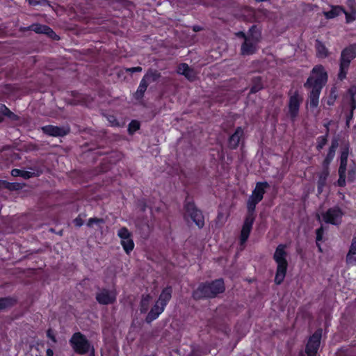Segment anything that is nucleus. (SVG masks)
I'll list each match as a JSON object with an SVG mask.
<instances>
[{"mask_svg": "<svg viewBox=\"0 0 356 356\" xmlns=\"http://www.w3.org/2000/svg\"><path fill=\"white\" fill-rule=\"evenodd\" d=\"M286 248V245H279L273 255V259L277 264V270L275 277V282L277 284H280L286 276L288 266Z\"/></svg>", "mask_w": 356, "mask_h": 356, "instance_id": "obj_1", "label": "nucleus"}, {"mask_svg": "<svg viewBox=\"0 0 356 356\" xmlns=\"http://www.w3.org/2000/svg\"><path fill=\"white\" fill-rule=\"evenodd\" d=\"M225 290L222 280H217L210 284H202L193 292L196 299L202 298H212Z\"/></svg>", "mask_w": 356, "mask_h": 356, "instance_id": "obj_2", "label": "nucleus"}, {"mask_svg": "<svg viewBox=\"0 0 356 356\" xmlns=\"http://www.w3.org/2000/svg\"><path fill=\"white\" fill-rule=\"evenodd\" d=\"M237 35L245 38V42L241 47V53L243 55L252 54L256 51L257 44L259 41L261 33L255 26H252L250 29L247 37L245 36L243 32H238Z\"/></svg>", "mask_w": 356, "mask_h": 356, "instance_id": "obj_3", "label": "nucleus"}, {"mask_svg": "<svg viewBox=\"0 0 356 356\" xmlns=\"http://www.w3.org/2000/svg\"><path fill=\"white\" fill-rule=\"evenodd\" d=\"M327 80V75L322 65H317L312 70V75L305 83L306 88L322 89Z\"/></svg>", "mask_w": 356, "mask_h": 356, "instance_id": "obj_4", "label": "nucleus"}, {"mask_svg": "<svg viewBox=\"0 0 356 356\" xmlns=\"http://www.w3.org/2000/svg\"><path fill=\"white\" fill-rule=\"evenodd\" d=\"M356 57V44H351L344 49L341 54L339 78H346L351 60Z\"/></svg>", "mask_w": 356, "mask_h": 356, "instance_id": "obj_5", "label": "nucleus"}, {"mask_svg": "<svg viewBox=\"0 0 356 356\" xmlns=\"http://www.w3.org/2000/svg\"><path fill=\"white\" fill-rule=\"evenodd\" d=\"M267 186V182H259L257 184L247 203L249 213L254 214L256 205L263 199L265 189Z\"/></svg>", "mask_w": 356, "mask_h": 356, "instance_id": "obj_6", "label": "nucleus"}, {"mask_svg": "<svg viewBox=\"0 0 356 356\" xmlns=\"http://www.w3.org/2000/svg\"><path fill=\"white\" fill-rule=\"evenodd\" d=\"M70 343L74 350L80 354L86 353L90 349L89 342L80 332L74 334L70 339Z\"/></svg>", "mask_w": 356, "mask_h": 356, "instance_id": "obj_7", "label": "nucleus"}, {"mask_svg": "<svg viewBox=\"0 0 356 356\" xmlns=\"http://www.w3.org/2000/svg\"><path fill=\"white\" fill-rule=\"evenodd\" d=\"M117 291L113 288L111 289H102L96 294V300L101 305H110L115 302Z\"/></svg>", "mask_w": 356, "mask_h": 356, "instance_id": "obj_8", "label": "nucleus"}, {"mask_svg": "<svg viewBox=\"0 0 356 356\" xmlns=\"http://www.w3.org/2000/svg\"><path fill=\"white\" fill-rule=\"evenodd\" d=\"M302 102V97L297 91L291 93L289 100V115L293 121L296 118L299 113L300 106Z\"/></svg>", "mask_w": 356, "mask_h": 356, "instance_id": "obj_9", "label": "nucleus"}, {"mask_svg": "<svg viewBox=\"0 0 356 356\" xmlns=\"http://www.w3.org/2000/svg\"><path fill=\"white\" fill-rule=\"evenodd\" d=\"M348 154L349 148L346 147L341 150L340 156V166L339 169V178L338 180V184L340 186H343L346 183V171Z\"/></svg>", "mask_w": 356, "mask_h": 356, "instance_id": "obj_10", "label": "nucleus"}, {"mask_svg": "<svg viewBox=\"0 0 356 356\" xmlns=\"http://www.w3.org/2000/svg\"><path fill=\"white\" fill-rule=\"evenodd\" d=\"M186 216H190L198 227H202L204 224V217L193 203H188L185 206Z\"/></svg>", "mask_w": 356, "mask_h": 356, "instance_id": "obj_11", "label": "nucleus"}, {"mask_svg": "<svg viewBox=\"0 0 356 356\" xmlns=\"http://www.w3.org/2000/svg\"><path fill=\"white\" fill-rule=\"evenodd\" d=\"M321 330L316 331L309 339L306 346L307 356H316L320 345Z\"/></svg>", "mask_w": 356, "mask_h": 356, "instance_id": "obj_12", "label": "nucleus"}, {"mask_svg": "<svg viewBox=\"0 0 356 356\" xmlns=\"http://www.w3.org/2000/svg\"><path fill=\"white\" fill-rule=\"evenodd\" d=\"M254 220V214L249 213L244 221L241 232L240 241L241 245H243L248 240L252 227Z\"/></svg>", "mask_w": 356, "mask_h": 356, "instance_id": "obj_13", "label": "nucleus"}, {"mask_svg": "<svg viewBox=\"0 0 356 356\" xmlns=\"http://www.w3.org/2000/svg\"><path fill=\"white\" fill-rule=\"evenodd\" d=\"M342 212L338 208L329 209L323 216V220L327 223L338 225L341 222Z\"/></svg>", "mask_w": 356, "mask_h": 356, "instance_id": "obj_14", "label": "nucleus"}, {"mask_svg": "<svg viewBox=\"0 0 356 356\" xmlns=\"http://www.w3.org/2000/svg\"><path fill=\"white\" fill-rule=\"evenodd\" d=\"M165 307L160 305L157 301L156 302L154 307L151 309L146 317V321L151 323L154 320L156 319L164 311Z\"/></svg>", "mask_w": 356, "mask_h": 356, "instance_id": "obj_15", "label": "nucleus"}, {"mask_svg": "<svg viewBox=\"0 0 356 356\" xmlns=\"http://www.w3.org/2000/svg\"><path fill=\"white\" fill-rule=\"evenodd\" d=\"M42 130L45 134L53 136H64L68 132V130L52 125L42 127Z\"/></svg>", "mask_w": 356, "mask_h": 356, "instance_id": "obj_16", "label": "nucleus"}, {"mask_svg": "<svg viewBox=\"0 0 356 356\" xmlns=\"http://www.w3.org/2000/svg\"><path fill=\"white\" fill-rule=\"evenodd\" d=\"M177 72L184 75L188 80H193L195 77V73L186 63H182L179 65Z\"/></svg>", "mask_w": 356, "mask_h": 356, "instance_id": "obj_17", "label": "nucleus"}, {"mask_svg": "<svg viewBox=\"0 0 356 356\" xmlns=\"http://www.w3.org/2000/svg\"><path fill=\"white\" fill-rule=\"evenodd\" d=\"M172 291L171 287L165 288L160 294L157 302L165 307L172 297Z\"/></svg>", "mask_w": 356, "mask_h": 356, "instance_id": "obj_18", "label": "nucleus"}, {"mask_svg": "<svg viewBox=\"0 0 356 356\" xmlns=\"http://www.w3.org/2000/svg\"><path fill=\"white\" fill-rule=\"evenodd\" d=\"M338 146V142L337 140H334L332 142V145L330 146L329 149V152L323 163V168H327L330 162L332 161V159L334 157L335 155V151Z\"/></svg>", "mask_w": 356, "mask_h": 356, "instance_id": "obj_19", "label": "nucleus"}, {"mask_svg": "<svg viewBox=\"0 0 356 356\" xmlns=\"http://www.w3.org/2000/svg\"><path fill=\"white\" fill-rule=\"evenodd\" d=\"M243 129L241 127H238L236 129V130L235 131L234 134H232L229 138V146L232 148H236L238 146V145L240 142V139L243 136Z\"/></svg>", "mask_w": 356, "mask_h": 356, "instance_id": "obj_20", "label": "nucleus"}, {"mask_svg": "<svg viewBox=\"0 0 356 356\" xmlns=\"http://www.w3.org/2000/svg\"><path fill=\"white\" fill-rule=\"evenodd\" d=\"M312 90L309 95V106L316 108L319 103V95L321 90L311 88Z\"/></svg>", "mask_w": 356, "mask_h": 356, "instance_id": "obj_21", "label": "nucleus"}, {"mask_svg": "<svg viewBox=\"0 0 356 356\" xmlns=\"http://www.w3.org/2000/svg\"><path fill=\"white\" fill-rule=\"evenodd\" d=\"M346 260L349 264H354L356 263V238L353 239L349 252L347 254Z\"/></svg>", "mask_w": 356, "mask_h": 356, "instance_id": "obj_22", "label": "nucleus"}, {"mask_svg": "<svg viewBox=\"0 0 356 356\" xmlns=\"http://www.w3.org/2000/svg\"><path fill=\"white\" fill-rule=\"evenodd\" d=\"M345 13L343 8L341 6H332L330 11L324 12V15L327 19H332L339 15L341 13Z\"/></svg>", "mask_w": 356, "mask_h": 356, "instance_id": "obj_23", "label": "nucleus"}, {"mask_svg": "<svg viewBox=\"0 0 356 356\" xmlns=\"http://www.w3.org/2000/svg\"><path fill=\"white\" fill-rule=\"evenodd\" d=\"M32 30L38 33H44L52 36L54 31L47 26L35 24L32 26Z\"/></svg>", "mask_w": 356, "mask_h": 356, "instance_id": "obj_24", "label": "nucleus"}, {"mask_svg": "<svg viewBox=\"0 0 356 356\" xmlns=\"http://www.w3.org/2000/svg\"><path fill=\"white\" fill-rule=\"evenodd\" d=\"M347 95L350 99V118H352L353 111L356 108V101L355 99V96L356 95V86H353L349 88Z\"/></svg>", "mask_w": 356, "mask_h": 356, "instance_id": "obj_25", "label": "nucleus"}, {"mask_svg": "<svg viewBox=\"0 0 356 356\" xmlns=\"http://www.w3.org/2000/svg\"><path fill=\"white\" fill-rule=\"evenodd\" d=\"M316 49L318 57L325 58L327 56L328 51L325 46L321 41H316Z\"/></svg>", "mask_w": 356, "mask_h": 356, "instance_id": "obj_26", "label": "nucleus"}, {"mask_svg": "<svg viewBox=\"0 0 356 356\" xmlns=\"http://www.w3.org/2000/svg\"><path fill=\"white\" fill-rule=\"evenodd\" d=\"M120 243H121V245H122L124 250L127 254L131 252L134 248V243L131 237L122 240Z\"/></svg>", "mask_w": 356, "mask_h": 356, "instance_id": "obj_27", "label": "nucleus"}, {"mask_svg": "<svg viewBox=\"0 0 356 356\" xmlns=\"http://www.w3.org/2000/svg\"><path fill=\"white\" fill-rule=\"evenodd\" d=\"M151 302L152 298L149 295L143 296L140 302V312L142 313L147 312Z\"/></svg>", "mask_w": 356, "mask_h": 356, "instance_id": "obj_28", "label": "nucleus"}, {"mask_svg": "<svg viewBox=\"0 0 356 356\" xmlns=\"http://www.w3.org/2000/svg\"><path fill=\"white\" fill-rule=\"evenodd\" d=\"M328 170L327 168H324L323 171L321 172V174L319 176L318 181V192L321 193L322 191L323 187L324 186L325 184V181L327 179V177L328 176Z\"/></svg>", "mask_w": 356, "mask_h": 356, "instance_id": "obj_29", "label": "nucleus"}, {"mask_svg": "<svg viewBox=\"0 0 356 356\" xmlns=\"http://www.w3.org/2000/svg\"><path fill=\"white\" fill-rule=\"evenodd\" d=\"M149 76L150 75L149 74H147L141 80L140 85L138 88V90L136 91V95H138V96H142L143 95V93L145 92V91L146 90V89L147 88V85H148L147 82V79L149 77Z\"/></svg>", "mask_w": 356, "mask_h": 356, "instance_id": "obj_30", "label": "nucleus"}, {"mask_svg": "<svg viewBox=\"0 0 356 356\" xmlns=\"http://www.w3.org/2000/svg\"><path fill=\"white\" fill-rule=\"evenodd\" d=\"M11 175L13 177H22L24 179H29L31 177L32 173L28 171L21 170L19 169H13L11 171Z\"/></svg>", "mask_w": 356, "mask_h": 356, "instance_id": "obj_31", "label": "nucleus"}, {"mask_svg": "<svg viewBox=\"0 0 356 356\" xmlns=\"http://www.w3.org/2000/svg\"><path fill=\"white\" fill-rule=\"evenodd\" d=\"M118 236L121 241L131 237V233L126 227L120 228L118 232Z\"/></svg>", "mask_w": 356, "mask_h": 356, "instance_id": "obj_32", "label": "nucleus"}, {"mask_svg": "<svg viewBox=\"0 0 356 356\" xmlns=\"http://www.w3.org/2000/svg\"><path fill=\"white\" fill-rule=\"evenodd\" d=\"M4 115L13 118L15 115L5 106L0 107V122L3 120Z\"/></svg>", "mask_w": 356, "mask_h": 356, "instance_id": "obj_33", "label": "nucleus"}, {"mask_svg": "<svg viewBox=\"0 0 356 356\" xmlns=\"http://www.w3.org/2000/svg\"><path fill=\"white\" fill-rule=\"evenodd\" d=\"M327 143V136H322L318 138L316 148L321 150Z\"/></svg>", "mask_w": 356, "mask_h": 356, "instance_id": "obj_34", "label": "nucleus"}, {"mask_svg": "<svg viewBox=\"0 0 356 356\" xmlns=\"http://www.w3.org/2000/svg\"><path fill=\"white\" fill-rule=\"evenodd\" d=\"M140 128V123L136 120L131 121L129 124V132L132 134Z\"/></svg>", "mask_w": 356, "mask_h": 356, "instance_id": "obj_35", "label": "nucleus"}, {"mask_svg": "<svg viewBox=\"0 0 356 356\" xmlns=\"http://www.w3.org/2000/svg\"><path fill=\"white\" fill-rule=\"evenodd\" d=\"M336 99H337L336 91L334 89H333L331 90L330 97L326 100L327 104L329 106H332L334 104Z\"/></svg>", "mask_w": 356, "mask_h": 356, "instance_id": "obj_36", "label": "nucleus"}, {"mask_svg": "<svg viewBox=\"0 0 356 356\" xmlns=\"http://www.w3.org/2000/svg\"><path fill=\"white\" fill-rule=\"evenodd\" d=\"M323 227H320L319 229H318L316 230V244H317V245L318 247V249H319L320 252H321L322 250H321V245L319 244V242L323 238Z\"/></svg>", "mask_w": 356, "mask_h": 356, "instance_id": "obj_37", "label": "nucleus"}, {"mask_svg": "<svg viewBox=\"0 0 356 356\" xmlns=\"http://www.w3.org/2000/svg\"><path fill=\"white\" fill-rule=\"evenodd\" d=\"M346 15V22L348 23L354 21L356 19V10H350V13H348L345 11L343 13Z\"/></svg>", "mask_w": 356, "mask_h": 356, "instance_id": "obj_38", "label": "nucleus"}, {"mask_svg": "<svg viewBox=\"0 0 356 356\" xmlns=\"http://www.w3.org/2000/svg\"><path fill=\"white\" fill-rule=\"evenodd\" d=\"M104 222V220L102 219H100V218H91L88 220V227H92L93 226V224H102Z\"/></svg>", "mask_w": 356, "mask_h": 356, "instance_id": "obj_39", "label": "nucleus"}, {"mask_svg": "<svg viewBox=\"0 0 356 356\" xmlns=\"http://www.w3.org/2000/svg\"><path fill=\"white\" fill-rule=\"evenodd\" d=\"M11 304V300L8 298L0 299V309L6 308Z\"/></svg>", "mask_w": 356, "mask_h": 356, "instance_id": "obj_40", "label": "nucleus"}, {"mask_svg": "<svg viewBox=\"0 0 356 356\" xmlns=\"http://www.w3.org/2000/svg\"><path fill=\"white\" fill-rule=\"evenodd\" d=\"M258 81H259L258 84H255L254 86H253L251 88V90H250L251 92H252V93L257 92L262 88V86L260 83V79H259Z\"/></svg>", "mask_w": 356, "mask_h": 356, "instance_id": "obj_41", "label": "nucleus"}, {"mask_svg": "<svg viewBox=\"0 0 356 356\" xmlns=\"http://www.w3.org/2000/svg\"><path fill=\"white\" fill-rule=\"evenodd\" d=\"M74 223L76 227H81L83 224V220L80 216H79L74 219Z\"/></svg>", "mask_w": 356, "mask_h": 356, "instance_id": "obj_42", "label": "nucleus"}, {"mask_svg": "<svg viewBox=\"0 0 356 356\" xmlns=\"http://www.w3.org/2000/svg\"><path fill=\"white\" fill-rule=\"evenodd\" d=\"M347 5L350 8V10H356V6L354 0H348Z\"/></svg>", "mask_w": 356, "mask_h": 356, "instance_id": "obj_43", "label": "nucleus"}, {"mask_svg": "<svg viewBox=\"0 0 356 356\" xmlns=\"http://www.w3.org/2000/svg\"><path fill=\"white\" fill-rule=\"evenodd\" d=\"M127 71L131 72H140L142 71V68L140 67H135L127 69Z\"/></svg>", "mask_w": 356, "mask_h": 356, "instance_id": "obj_44", "label": "nucleus"}, {"mask_svg": "<svg viewBox=\"0 0 356 356\" xmlns=\"http://www.w3.org/2000/svg\"><path fill=\"white\" fill-rule=\"evenodd\" d=\"M30 5L35 6L38 5L40 2V0H28Z\"/></svg>", "mask_w": 356, "mask_h": 356, "instance_id": "obj_45", "label": "nucleus"}, {"mask_svg": "<svg viewBox=\"0 0 356 356\" xmlns=\"http://www.w3.org/2000/svg\"><path fill=\"white\" fill-rule=\"evenodd\" d=\"M47 335H48V337H49L50 339H52V341H56V339H55L54 337L51 335V331H50V330H49V331H48V332H47Z\"/></svg>", "mask_w": 356, "mask_h": 356, "instance_id": "obj_46", "label": "nucleus"}, {"mask_svg": "<svg viewBox=\"0 0 356 356\" xmlns=\"http://www.w3.org/2000/svg\"><path fill=\"white\" fill-rule=\"evenodd\" d=\"M47 356H53V355H54V352H53V350H51V349H48V350H47Z\"/></svg>", "mask_w": 356, "mask_h": 356, "instance_id": "obj_47", "label": "nucleus"}, {"mask_svg": "<svg viewBox=\"0 0 356 356\" xmlns=\"http://www.w3.org/2000/svg\"><path fill=\"white\" fill-rule=\"evenodd\" d=\"M355 173V169H352L349 171V175L351 177H353L354 176Z\"/></svg>", "mask_w": 356, "mask_h": 356, "instance_id": "obj_48", "label": "nucleus"}, {"mask_svg": "<svg viewBox=\"0 0 356 356\" xmlns=\"http://www.w3.org/2000/svg\"><path fill=\"white\" fill-rule=\"evenodd\" d=\"M112 126H115L117 124L114 123V122H111Z\"/></svg>", "mask_w": 356, "mask_h": 356, "instance_id": "obj_49", "label": "nucleus"}, {"mask_svg": "<svg viewBox=\"0 0 356 356\" xmlns=\"http://www.w3.org/2000/svg\"><path fill=\"white\" fill-rule=\"evenodd\" d=\"M198 27H194V31H198Z\"/></svg>", "mask_w": 356, "mask_h": 356, "instance_id": "obj_50", "label": "nucleus"}, {"mask_svg": "<svg viewBox=\"0 0 356 356\" xmlns=\"http://www.w3.org/2000/svg\"><path fill=\"white\" fill-rule=\"evenodd\" d=\"M198 27H194V31H198Z\"/></svg>", "mask_w": 356, "mask_h": 356, "instance_id": "obj_51", "label": "nucleus"}]
</instances>
